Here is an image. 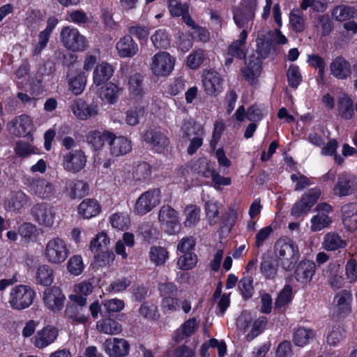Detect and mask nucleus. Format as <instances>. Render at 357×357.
<instances>
[{
  "label": "nucleus",
  "instance_id": "423d86ee",
  "mask_svg": "<svg viewBox=\"0 0 357 357\" xmlns=\"http://www.w3.org/2000/svg\"><path fill=\"white\" fill-rule=\"evenodd\" d=\"M31 214L33 220L44 227H52L56 215L55 208L47 202L34 204L31 209Z\"/></svg>",
  "mask_w": 357,
  "mask_h": 357
},
{
  "label": "nucleus",
  "instance_id": "69168bd1",
  "mask_svg": "<svg viewBox=\"0 0 357 357\" xmlns=\"http://www.w3.org/2000/svg\"><path fill=\"white\" fill-rule=\"evenodd\" d=\"M139 311L140 314L145 318L155 319L159 317L158 307L155 304L152 303H144L141 305Z\"/></svg>",
  "mask_w": 357,
  "mask_h": 357
},
{
  "label": "nucleus",
  "instance_id": "e433bc0d",
  "mask_svg": "<svg viewBox=\"0 0 357 357\" xmlns=\"http://www.w3.org/2000/svg\"><path fill=\"white\" fill-rule=\"evenodd\" d=\"M79 213L84 218L96 216L100 212V206L94 199H86L79 205Z\"/></svg>",
  "mask_w": 357,
  "mask_h": 357
},
{
  "label": "nucleus",
  "instance_id": "2f4dec72",
  "mask_svg": "<svg viewBox=\"0 0 357 357\" xmlns=\"http://www.w3.org/2000/svg\"><path fill=\"white\" fill-rule=\"evenodd\" d=\"M28 202V197L21 190L13 192L5 202V208L9 211H20Z\"/></svg>",
  "mask_w": 357,
  "mask_h": 357
},
{
  "label": "nucleus",
  "instance_id": "9b49d317",
  "mask_svg": "<svg viewBox=\"0 0 357 357\" xmlns=\"http://www.w3.org/2000/svg\"><path fill=\"white\" fill-rule=\"evenodd\" d=\"M86 163V156L81 149L68 151L63 155L62 166L68 172L78 173L84 168Z\"/></svg>",
  "mask_w": 357,
  "mask_h": 357
},
{
  "label": "nucleus",
  "instance_id": "6e6d98bb",
  "mask_svg": "<svg viewBox=\"0 0 357 357\" xmlns=\"http://www.w3.org/2000/svg\"><path fill=\"white\" fill-rule=\"evenodd\" d=\"M179 298L176 296L165 297L162 298L160 307L165 314H172L179 311Z\"/></svg>",
  "mask_w": 357,
  "mask_h": 357
},
{
  "label": "nucleus",
  "instance_id": "8fccbe9b",
  "mask_svg": "<svg viewBox=\"0 0 357 357\" xmlns=\"http://www.w3.org/2000/svg\"><path fill=\"white\" fill-rule=\"evenodd\" d=\"M181 132L185 137L201 136L203 134V128L201 125L197 124L192 121H183Z\"/></svg>",
  "mask_w": 357,
  "mask_h": 357
},
{
  "label": "nucleus",
  "instance_id": "f704fd0d",
  "mask_svg": "<svg viewBox=\"0 0 357 357\" xmlns=\"http://www.w3.org/2000/svg\"><path fill=\"white\" fill-rule=\"evenodd\" d=\"M248 37V32L243 30L238 36V38L231 43L228 47V52L231 56H235L238 59H243L245 55L246 39Z\"/></svg>",
  "mask_w": 357,
  "mask_h": 357
},
{
  "label": "nucleus",
  "instance_id": "c9c22d12",
  "mask_svg": "<svg viewBox=\"0 0 357 357\" xmlns=\"http://www.w3.org/2000/svg\"><path fill=\"white\" fill-rule=\"evenodd\" d=\"M110 132H100L98 130L90 131L86 135V140L91 149L94 151L102 149L105 142H108Z\"/></svg>",
  "mask_w": 357,
  "mask_h": 357
},
{
  "label": "nucleus",
  "instance_id": "4d7b16f0",
  "mask_svg": "<svg viewBox=\"0 0 357 357\" xmlns=\"http://www.w3.org/2000/svg\"><path fill=\"white\" fill-rule=\"evenodd\" d=\"M84 264L81 255H75L72 256L68 261V270L74 275H80L84 269Z\"/></svg>",
  "mask_w": 357,
  "mask_h": 357
},
{
  "label": "nucleus",
  "instance_id": "6e6552de",
  "mask_svg": "<svg viewBox=\"0 0 357 357\" xmlns=\"http://www.w3.org/2000/svg\"><path fill=\"white\" fill-rule=\"evenodd\" d=\"M314 211L317 213L310 219V230L313 232L319 231L330 227L333 222L330 214L333 212V207L330 204L323 202L317 205Z\"/></svg>",
  "mask_w": 357,
  "mask_h": 357
},
{
  "label": "nucleus",
  "instance_id": "72a5a7b5",
  "mask_svg": "<svg viewBox=\"0 0 357 357\" xmlns=\"http://www.w3.org/2000/svg\"><path fill=\"white\" fill-rule=\"evenodd\" d=\"M313 330L305 327H298L294 330L293 342L295 345L303 347L310 344L315 337Z\"/></svg>",
  "mask_w": 357,
  "mask_h": 357
},
{
  "label": "nucleus",
  "instance_id": "393cba45",
  "mask_svg": "<svg viewBox=\"0 0 357 357\" xmlns=\"http://www.w3.org/2000/svg\"><path fill=\"white\" fill-rule=\"evenodd\" d=\"M315 273V264L309 260L301 261L297 266L294 275L296 280L302 284L310 282Z\"/></svg>",
  "mask_w": 357,
  "mask_h": 357
},
{
  "label": "nucleus",
  "instance_id": "f3484780",
  "mask_svg": "<svg viewBox=\"0 0 357 357\" xmlns=\"http://www.w3.org/2000/svg\"><path fill=\"white\" fill-rule=\"evenodd\" d=\"M7 129L13 135L25 137L33 130L32 121L29 116L20 115L8 123Z\"/></svg>",
  "mask_w": 357,
  "mask_h": 357
},
{
  "label": "nucleus",
  "instance_id": "774afa93",
  "mask_svg": "<svg viewBox=\"0 0 357 357\" xmlns=\"http://www.w3.org/2000/svg\"><path fill=\"white\" fill-rule=\"evenodd\" d=\"M110 222L114 228L124 230L128 227L130 220L126 215L114 213L110 218Z\"/></svg>",
  "mask_w": 357,
  "mask_h": 357
},
{
  "label": "nucleus",
  "instance_id": "7c9ffc66",
  "mask_svg": "<svg viewBox=\"0 0 357 357\" xmlns=\"http://www.w3.org/2000/svg\"><path fill=\"white\" fill-rule=\"evenodd\" d=\"M351 292L348 290H342L334 298V308L339 314H347L351 310Z\"/></svg>",
  "mask_w": 357,
  "mask_h": 357
},
{
  "label": "nucleus",
  "instance_id": "37998d69",
  "mask_svg": "<svg viewBox=\"0 0 357 357\" xmlns=\"http://www.w3.org/2000/svg\"><path fill=\"white\" fill-rule=\"evenodd\" d=\"M123 89L116 84L109 82L107 84L101 91V97L109 104L116 102L119 98V93L122 91Z\"/></svg>",
  "mask_w": 357,
  "mask_h": 357
},
{
  "label": "nucleus",
  "instance_id": "2eb2a0df",
  "mask_svg": "<svg viewBox=\"0 0 357 357\" xmlns=\"http://www.w3.org/2000/svg\"><path fill=\"white\" fill-rule=\"evenodd\" d=\"M26 185L30 191L40 199H49L54 195V185L42 178H29Z\"/></svg>",
  "mask_w": 357,
  "mask_h": 357
},
{
  "label": "nucleus",
  "instance_id": "c756f323",
  "mask_svg": "<svg viewBox=\"0 0 357 357\" xmlns=\"http://www.w3.org/2000/svg\"><path fill=\"white\" fill-rule=\"evenodd\" d=\"M325 275L332 288L338 289L342 287L344 278L342 275L340 265L337 262H331L325 271Z\"/></svg>",
  "mask_w": 357,
  "mask_h": 357
},
{
  "label": "nucleus",
  "instance_id": "de8ad7c7",
  "mask_svg": "<svg viewBox=\"0 0 357 357\" xmlns=\"http://www.w3.org/2000/svg\"><path fill=\"white\" fill-rule=\"evenodd\" d=\"M151 40L155 48L167 49L170 46L169 35L165 29H158L151 36Z\"/></svg>",
  "mask_w": 357,
  "mask_h": 357
},
{
  "label": "nucleus",
  "instance_id": "9d476101",
  "mask_svg": "<svg viewBox=\"0 0 357 357\" xmlns=\"http://www.w3.org/2000/svg\"><path fill=\"white\" fill-rule=\"evenodd\" d=\"M158 220L165 231L174 234L179 227L178 212L169 205L162 206L158 212Z\"/></svg>",
  "mask_w": 357,
  "mask_h": 357
},
{
  "label": "nucleus",
  "instance_id": "3c124183",
  "mask_svg": "<svg viewBox=\"0 0 357 357\" xmlns=\"http://www.w3.org/2000/svg\"><path fill=\"white\" fill-rule=\"evenodd\" d=\"M86 83V76L81 73L69 79L70 91L75 95H79L84 91Z\"/></svg>",
  "mask_w": 357,
  "mask_h": 357
},
{
  "label": "nucleus",
  "instance_id": "c85d7f7f",
  "mask_svg": "<svg viewBox=\"0 0 357 357\" xmlns=\"http://www.w3.org/2000/svg\"><path fill=\"white\" fill-rule=\"evenodd\" d=\"M331 75L339 79H346L351 75V66L343 57L335 58L330 64Z\"/></svg>",
  "mask_w": 357,
  "mask_h": 357
},
{
  "label": "nucleus",
  "instance_id": "4468645a",
  "mask_svg": "<svg viewBox=\"0 0 357 357\" xmlns=\"http://www.w3.org/2000/svg\"><path fill=\"white\" fill-rule=\"evenodd\" d=\"M43 301L50 311L57 313L63 308L66 297L60 288L52 287L43 291Z\"/></svg>",
  "mask_w": 357,
  "mask_h": 357
},
{
  "label": "nucleus",
  "instance_id": "79ce46f5",
  "mask_svg": "<svg viewBox=\"0 0 357 357\" xmlns=\"http://www.w3.org/2000/svg\"><path fill=\"white\" fill-rule=\"evenodd\" d=\"M146 114V108L144 106H136L126 111L125 113V122L129 126H135L139 123L140 118Z\"/></svg>",
  "mask_w": 357,
  "mask_h": 357
},
{
  "label": "nucleus",
  "instance_id": "4be33fe9",
  "mask_svg": "<svg viewBox=\"0 0 357 357\" xmlns=\"http://www.w3.org/2000/svg\"><path fill=\"white\" fill-rule=\"evenodd\" d=\"M115 47L121 58H132L137 54L139 50L137 43L130 35L121 37L117 41Z\"/></svg>",
  "mask_w": 357,
  "mask_h": 357
},
{
  "label": "nucleus",
  "instance_id": "58836bf2",
  "mask_svg": "<svg viewBox=\"0 0 357 357\" xmlns=\"http://www.w3.org/2000/svg\"><path fill=\"white\" fill-rule=\"evenodd\" d=\"M99 332L107 335H117L121 333L122 326L118 321L112 319H104L96 324Z\"/></svg>",
  "mask_w": 357,
  "mask_h": 357
},
{
  "label": "nucleus",
  "instance_id": "0e129e2a",
  "mask_svg": "<svg viewBox=\"0 0 357 357\" xmlns=\"http://www.w3.org/2000/svg\"><path fill=\"white\" fill-rule=\"evenodd\" d=\"M65 314L68 319L78 323H85L88 319L87 317L80 313L78 307L74 305H68L66 307Z\"/></svg>",
  "mask_w": 357,
  "mask_h": 357
},
{
  "label": "nucleus",
  "instance_id": "cd10ccee",
  "mask_svg": "<svg viewBox=\"0 0 357 357\" xmlns=\"http://www.w3.org/2000/svg\"><path fill=\"white\" fill-rule=\"evenodd\" d=\"M255 13L250 9L238 8L234 10V21L236 26L248 31L252 28Z\"/></svg>",
  "mask_w": 357,
  "mask_h": 357
},
{
  "label": "nucleus",
  "instance_id": "39448f33",
  "mask_svg": "<svg viewBox=\"0 0 357 357\" xmlns=\"http://www.w3.org/2000/svg\"><path fill=\"white\" fill-rule=\"evenodd\" d=\"M60 38L63 45L73 52H82L88 47L86 38L77 29L71 26L62 29Z\"/></svg>",
  "mask_w": 357,
  "mask_h": 357
},
{
  "label": "nucleus",
  "instance_id": "f03ea898",
  "mask_svg": "<svg viewBox=\"0 0 357 357\" xmlns=\"http://www.w3.org/2000/svg\"><path fill=\"white\" fill-rule=\"evenodd\" d=\"M35 295V291L29 286L17 285L10 289L8 303L13 310H24L32 304Z\"/></svg>",
  "mask_w": 357,
  "mask_h": 357
},
{
  "label": "nucleus",
  "instance_id": "5fc2aeb1",
  "mask_svg": "<svg viewBox=\"0 0 357 357\" xmlns=\"http://www.w3.org/2000/svg\"><path fill=\"white\" fill-rule=\"evenodd\" d=\"M290 24L296 32H302L305 29V20L302 11L298 9L293 10L289 15Z\"/></svg>",
  "mask_w": 357,
  "mask_h": 357
},
{
  "label": "nucleus",
  "instance_id": "aec40b11",
  "mask_svg": "<svg viewBox=\"0 0 357 357\" xmlns=\"http://www.w3.org/2000/svg\"><path fill=\"white\" fill-rule=\"evenodd\" d=\"M105 352L111 357H124L130 350V344L122 338H109L104 343Z\"/></svg>",
  "mask_w": 357,
  "mask_h": 357
},
{
  "label": "nucleus",
  "instance_id": "603ef678",
  "mask_svg": "<svg viewBox=\"0 0 357 357\" xmlns=\"http://www.w3.org/2000/svg\"><path fill=\"white\" fill-rule=\"evenodd\" d=\"M110 244V240L105 232H100L93 238L89 248L92 252H98L107 249Z\"/></svg>",
  "mask_w": 357,
  "mask_h": 357
},
{
  "label": "nucleus",
  "instance_id": "6ab92c4d",
  "mask_svg": "<svg viewBox=\"0 0 357 357\" xmlns=\"http://www.w3.org/2000/svg\"><path fill=\"white\" fill-rule=\"evenodd\" d=\"M357 189V179L351 174H344L338 176L337 181L334 186L335 195L339 197H345L351 195Z\"/></svg>",
  "mask_w": 357,
  "mask_h": 357
},
{
  "label": "nucleus",
  "instance_id": "20e7f679",
  "mask_svg": "<svg viewBox=\"0 0 357 357\" xmlns=\"http://www.w3.org/2000/svg\"><path fill=\"white\" fill-rule=\"evenodd\" d=\"M121 70L127 79L128 91L131 98L142 100L146 93L144 75L138 72H132V66L128 65L122 66Z\"/></svg>",
  "mask_w": 357,
  "mask_h": 357
},
{
  "label": "nucleus",
  "instance_id": "7ed1b4c3",
  "mask_svg": "<svg viewBox=\"0 0 357 357\" xmlns=\"http://www.w3.org/2000/svg\"><path fill=\"white\" fill-rule=\"evenodd\" d=\"M44 255L46 260L52 264H62L69 255L66 241L59 237L50 239L45 245Z\"/></svg>",
  "mask_w": 357,
  "mask_h": 357
},
{
  "label": "nucleus",
  "instance_id": "c03bdc74",
  "mask_svg": "<svg viewBox=\"0 0 357 357\" xmlns=\"http://www.w3.org/2000/svg\"><path fill=\"white\" fill-rule=\"evenodd\" d=\"M338 112L340 115L345 119H351L354 114V104L351 99L346 96L343 95L338 100Z\"/></svg>",
  "mask_w": 357,
  "mask_h": 357
},
{
  "label": "nucleus",
  "instance_id": "473e14b6",
  "mask_svg": "<svg viewBox=\"0 0 357 357\" xmlns=\"http://www.w3.org/2000/svg\"><path fill=\"white\" fill-rule=\"evenodd\" d=\"M66 190L72 199H79L87 195L89 185L80 180H68L66 182Z\"/></svg>",
  "mask_w": 357,
  "mask_h": 357
},
{
  "label": "nucleus",
  "instance_id": "a878e982",
  "mask_svg": "<svg viewBox=\"0 0 357 357\" xmlns=\"http://www.w3.org/2000/svg\"><path fill=\"white\" fill-rule=\"evenodd\" d=\"M342 222L347 230H357V204L349 203L344 205L341 209Z\"/></svg>",
  "mask_w": 357,
  "mask_h": 357
},
{
  "label": "nucleus",
  "instance_id": "338daca9",
  "mask_svg": "<svg viewBox=\"0 0 357 357\" xmlns=\"http://www.w3.org/2000/svg\"><path fill=\"white\" fill-rule=\"evenodd\" d=\"M344 330L340 326H334L328 333L327 342L331 345H336L344 337Z\"/></svg>",
  "mask_w": 357,
  "mask_h": 357
},
{
  "label": "nucleus",
  "instance_id": "4c0bfd02",
  "mask_svg": "<svg viewBox=\"0 0 357 357\" xmlns=\"http://www.w3.org/2000/svg\"><path fill=\"white\" fill-rule=\"evenodd\" d=\"M273 259L268 255L264 254L261 257L260 271L266 279L273 280L278 275V266Z\"/></svg>",
  "mask_w": 357,
  "mask_h": 357
},
{
  "label": "nucleus",
  "instance_id": "ea45409f",
  "mask_svg": "<svg viewBox=\"0 0 357 357\" xmlns=\"http://www.w3.org/2000/svg\"><path fill=\"white\" fill-rule=\"evenodd\" d=\"M54 270L47 264L39 266L36 272V282L43 286H49L54 281Z\"/></svg>",
  "mask_w": 357,
  "mask_h": 357
},
{
  "label": "nucleus",
  "instance_id": "1a4fd4ad",
  "mask_svg": "<svg viewBox=\"0 0 357 357\" xmlns=\"http://www.w3.org/2000/svg\"><path fill=\"white\" fill-rule=\"evenodd\" d=\"M321 194L320 189L317 188L308 190L294 204L291 214L296 218L305 215L317 202Z\"/></svg>",
  "mask_w": 357,
  "mask_h": 357
},
{
  "label": "nucleus",
  "instance_id": "864d4df0",
  "mask_svg": "<svg viewBox=\"0 0 357 357\" xmlns=\"http://www.w3.org/2000/svg\"><path fill=\"white\" fill-rule=\"evenodd\" d=\"M333 17L339 22H344L354 17V10L351 7L340 5L333 8Z\"/></svg>",
  "mask_w": 357,
  "mask_h": 357
},
{
  "label": "nucleus",
  "instance_id": "f257e3e1",
  "mask_svg": "<svg viewBox=\"0 0 357 357\" xmlns=\"http://www.w3.org/2000/svg\"><path fill=\"white\" fill-rule=\"evenodd\" d=\"M278 264L284 271H291L300 257L298 245L289 238H280L275 244Z\"/></svg>",
  "mask_w": 357,
  "mask_h": 357
},
{
  "label": "nucleus",
  "instance_id": "e2e57ef3",
  "mask_svg": "<svg viewBox=\"0 0 357 357\" xmlns=\"http://www.w3.org/2000/svg\"><path fill=\"white\" fill-rule=\"evenodd\" d=\"M197 263V257L192 252L183 253L177 261V265L180 269L190 270L193 268Z\"/></svg>",
  "mask_w": 357,
  "mask_h": 357
},
{
  "label": "nucleus",
  "instance_id": "09e8293b",
  "mask_svg": "<svg viewBox=\"0 0 357 357\" xmlns=\"http://www.w3.org/2000/svg\"><path fill=\"white\" fill-rule=\"evenodd\" d=\"M184 225L187 227H194L200 220V209L195 205L187 206L184 210Z\"/></svg>",
  "mask_w": 357,
  "mask_h": 357
},
{
  "label": "nucleus",
  "instance_id": "5701e85b",
  "mask_svg": "<svg viewBox=\"0 0 357 357\" xmlns=\"http://www.w3.org/2000/svg\"><path fill=\"white\" fill-rule=\"evenodd\" d=\"M58 331L53 326H47L38 331L33 338V344L38 349H43L54 342Z\"/></svg>",
  "mask_w": 357,
  "mask_h": 357
},
{
  "label": "nucleus",
  "instance_id": "052dcab7",
  "mask_svg": "<svg viewBox=\"0 0 357 357\" xmlns=\"http://www.w3.org/2000/svg\"><path fill=\"white\" fill-rule=\"evenodd\" d=\"M169 10L171 15L179 17L188 12V5L181 3L179 0H167Z\"/></svg>",
  "mask_w": 357,
  "mask_h": 357
},
{
  "label": "nucleus",
  "instance_id": "bb28decb",
  "mask_svg": "<svg viewBox=\"0 0 357 357\" xmlns=\"http://www.w3.org/2000/svg\"><path fill=\"white\" fill-rule=\"evenodd\" d=\"M114 74L113 66L107 62L98 63L93 72V81L96 86H100L107 82Z\"/></svg>",
  "mask_w": 357,
  "mask_h": 357
},
{
  "label": "nucleus",
  "instance_id": "a211bd4d",
  "mask_svg": "<svg viewBox=\"0 0 357 357\" xmlns=\"http://www.w3.org/2000/svg\"><path fill=\"white\" fill-rule=\"evenodd\" d=\"M107 144L109 153L113 156L123 155L132 150V142L128 138L124 136H116L111 132Z\"/></svg>",
  "mask_w": 357,
  "mask_h": 357
},
{
  "label": "nucleus",
  "instance_id": "f8f14e48",
  "mask_svg": "<svg viewBox=\"0 0 357 357\" xmlns=\"http://www.w3.org/2000/svg\"><path fill=\"white\" fill-rule=\"evenodd\" d=\"M144 141L156 153H163L167 151L170 141L166 133L158 129L148 130L144 135Z\"/></svg>",
  "mask_w": 357,
  "mask_h": 357
},
{
  "label": "nucleus",
  "instance_id": "bf43d9fd",
  "mask_svg": "<svg viewBox=\"0 0 357 357\" xmlns=\"http://www.w3.org/2000/svg\"><path fill=\"white\" fill-rule=\"evenodd\" d=\"M206 215L210 225L218 222L219 218V206L217 202L209 201L205 204Z\"/></svg>",
  "mask_w": 357,
  "mask_h": 357
},
{
  "label": "nucleus",
  "instance_id": "49530a36",
  "mask_svg": "<svg viewBox=\"0 0 357 357\" xmlns=\"http://www.w3.org/2000/svg\"><path fill=\"white\" fill-rule=\"evenodd\" d=\"M149 257L155 265L161 266L165 263L169 257L167 250L160 246H152L149 251Z\"/></svg>",
  "mask_w": 357,
  "mask_h": 357
},
{
  "label": "nucleus",
  "instance_id": "13d9d810",
  "mask_svg": "<svg viewBox=\"0 0 357 357\" xmlns=\"http://www.w3.org/2000/svg\"><path fill=\"white\" fill-rule=\"evenodd\" d=\"M267 320L264 317H260L255 321H252V328L250 331L247 334L246 340L248 341H251L257 335H259L264 329Z\"/></svg>",
  "mask_w": 357,
  "mask_h": 357
},
{
  "label": "nucleus",
  "instance_id": "412c9836",
  "mask_svg": "<svg viewBox=\"0 0 357 357\" xmlns=\"http://www.w3.org/2000/svg\"><path fill=\"white\" fill-rule=\"evenodd\" d=\"M202 82L207 94L216 96L222 90V79L218 72L208 70L205 73Z\"/></svg>",
  "mask_w": 357,
  "mask_h": 357
},
{
  "label": "nucleus",
  "instance_id": "dca6fc26",
  "mask_svg": "<svg viewBox=\"0 0 357 357\" xmlns=\"http://www.w3.org/2000/svg\"><path fill=\"white\" fill-rule=\"evenodd\" d=\"M261 59L259 52L251 54L245 60V66L242 70V74L245 80L250 84H257V78L261 73Z\"/></svg>",
  "mask_w": 357,
  "mask_h": 357
},
{
  "label": "nucleus",
  "instance_id": "0eeeda50",
  "mask_svg": "<svg viewBox=\"0 0 357 357\" xmlns=\"http://www.w3.org/2000/svg\"><path fill=\"white\" fill-rule=\"evenodd\" d=\"M160 202V190H149L142 193L137 199L133 211L138 215H144L153 210Z\"/></svg>",
  "mask_w": 357,
  "mask_h": 357
},
{
  "label": "nucleus",
  "instance_id": "a18cd8bd",
  "mask_svg": "<svg viewBox=\"0 0 357 357\" xmlns=\"http://www.w3.org/2000/svg\"><path fill=\"white\" fill-rule=\"evenodd\" d=\"M213 169L210 167L208 160L205 158L198 159L192 166V170L194 173L204 178H210Z\"/></svg>",
  "mask_w": 357,
  "mask_h": 357
},
{
  "label": "nucleus",
  "instance_id": "b1692460",
  "mask_svg": "<svg viewBox=\"0 0 357 357\" xmlns=\"http://www.w3.org/2000/svg\"><path fill=\"white\" fill-rule=\"evenodd\" d=\"M71 109L73 114L81 120H86L98 114L96 105H88L84 100L80 98L73 102Z\"/></svg>",
  "mask_w": 357,
  "mask_h": 357
},
{
  "label": "nucleus",
  "instance_id": "ddd939ff",
  "mask_svg": "<svg viewBox=\"0 0 357 357\" xmlns=\"http://www.w3.org/2000/svg\"><path fill=\"white\" fill-rule=\"evenodd\" d=\"M174 59L166 52L155 54L151 59V69L156 76L168 75L173 70Z\"/></svg>",
  "mask_w": 357,
  "mask_h": 357
},
{
  "label": "nucleus",
  "instance_id": "680f3d73",
  "mask_svg": "<svg viewBox=\"0 0 357 357\" xmlns=\"http://www.w3.org/2000/svg\"><path fill=\"white\" fill-rule=\"evenodd\" d=\"M289 85L292 88H297L302 80L299 68L295 65H291L287 73Z\"/></svg>",
  "mask_w": 357,
  "mask_h": 357
},
{
  "label": "nucleus",
  "instance_id": "a19ab883",
  "mask_svg": "<svg viewBox=\"0 0 357 357\" xmlns=\"http://www.w3.org/2000/svg\"><path fill=\"white\" fill-rule=\"evenodd\" d=\"M345 245V241L338 234L335 232H329L324 236L323 247L326 250H336L344 248Z\"/></svg>",
  "mask_w": 357,
  "mask_h": 357
}]
</instances>
